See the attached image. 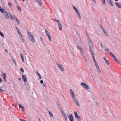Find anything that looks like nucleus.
<instances>
[{"instance_id": "f257e3e1", "label": "nucleus", "mask_w": 121, "mask_h": 121, "mask_svg": "<svg viewBox=\"0 0 121 121\" xmlns=\"http://www.w3.org/2000/svg\"><path fill=\"white\" fill-rule=\"evenodd\" d=\"M88 41L89 44V49H90L91 52H93L91 49V48L93 47V44L91 40H88Z\"/></svg>"}, {"instance_id": "f03ea898", "label": "nucleus", "mask_w": 121, "mask_h": 121, "mask_svg": "<svg viewBox=\"0 0 121 121\" xmlns=\"http://www.w3.org/2000/svg\"><path fill=\"white\" fill-rule=\"evenodd\" d=\"M70 94L73 97L74 101V102L78 100L76 99V98L75 96V94L71 89H70Z\"/></svg>"}, {"instance_id": "7ed1b4c3", "label": "nucleus", "mask_w": 121, "mask_h": 121, "mask_svg": "<svg viewBox=\"0 0 121 121\" xmlns=\"http://www.w3.org/2000/svg\"><path fill=\"white\" fill-rule=\"evenodd\" d=\"M81 85L82 86H84L83 88L86 89L88 90L89 89V86L86 84L84 82H82L81 84Z\"/></svg>"}, {"instance_id": "20e7f679", "label": "nucleus", "mask_w": 121, "mask_h": 121, "mask_svg": "<svg viewBox=\"0 0 121 121\" xmlns=\"http://www.w3.org/2000/svg\"><path fill=\"white\" fill-rule=\"evenodd\" d=\"M56 64L59 69L61 71H63L64 70V69L62 65L59 64L57 63H56Z\"/></svg>"}, {"instance_id": "39448f33", "label": "nucleus", "mask_w": 121, "mask_h": 121, "mask_svg": "<svg viewBox=\"0 0 121 121\" xmlns=\"http://www.w3.org/2000/svg\"><path fill=\"white\" fill-rule=\"evenodd\" d=\"M74 113L75 116V118H77L79 121H81V117L78 114L77 112L75 111L74 112Z\"/></svg>"}, {"instance_id": "423d86ee", "label": "nucleus", "mask_w": 121, "mask_h": 121, "mask_svg": "<svg viewBox=\"0 0 121 121\" xmlns=\"http://www.w3.org/2000/svg\"><path fill=\"white\" fill-rule=\"evenodd\" d=\"M4 10L5 13L4 14V17L5 19H8L9 16V15L6 9H4Z\"/></svg>"}, {"instance_id": "0eeeda50", "label": "nucleus", "mask_w": 121, "mask_h": 121, "mask_svg": "<svg viewBox=\"0 0 121 121\" xmlns=\"http://www.w3.org/2000/svg\"><path fill=\"white\" fill-rule=\"evenodd\" d=\"M22 78L23 79L24 82L26 83L27 82V77L26 75H22Z\"/></svg>"}, {"instance_id": "6e6552de", "label": "nucleus", "mask_w": 121, "mask_h": 121, "mask_svg": "<svg viewBox=\"0 0 121 121\" xmlns=\"http://www.w3.org/2000/svg\"><path fill=\"white\" fill-rule=\"evenodd\" d=\"M30 40L34 42V38L33 35H30L29 37H28Z\"/></svg>"}, {"instance_id": "1a4fd4ad", "label": "nucleus", "mask_w": 121, "mask_h": 121, "mask_svg": "<svg viewBox=\"0 0 121 121\" xmlns=\"http://www.w3.org/2000/svg\"><path fill=\"white\" fill-rule=\"evenodd\" d=\"M69 119L70 121H73V115L70 114L69 115Z\"/></svg>"}, {"instance_id": "9d476101", "label": "nucleus", "mask_w": 121, "mask_h": 121, "mask_svg": "<svg viewBox=\"0 0 121 121\" xmlns=\"http://www.w3.org/2000/svg\"><path fill=\"white\" fill-rule=\"evenodd\" d=\"M109 53L110 54V55L112 57V58H114V60H117V58L116 56L114 55L111 52H109Z\"/></svg>"}, {"instance_id": "9b49d317", "label": "nucleus", "mask_w": 121, "mask_h": 121, "mask_svg": "<svg viewBox=\"0 0 121 121\" xmlns=\"http://www.w3.org/2000/svg\"><path fill=\"white\" fill-rule=\"evenodd\" d=\"M115 4L116 6L119 8H121V4H120L119 3L116 2L115 3Z\"/></svg>"}, {"instance_id": "f8f14e48", "label": "nucleus", "mask_w": 121, "mask_h": 121, "mask_svg": "<svg viewBox=\"0 0 121 121\" xmlns=\"http://www.w3.org/2000/svg\"><path fill=\"white\" fill-rule=\"evenodd\" d=\"M96 67L98 72L99 73H101V72L99 68V65L98 66H96Z\"/></svg>"}, {"instance_id": "ddd939ff", "label": "nucleus", "mask_w": 121, "mask_h": 121, "mask_svg": "<svg viewBox=\"0 0 121 121\" xmlns=\"http://www.w3.org/2000/svg\"><path fill=\"white\" fill-rule=\"evenodd\" d=\"M107 0L110 5L112 6H113V4L112 0Z\"/></svg>"}, {"instance_id": "4468645a", "label": "nucleus", "mask_w": 121, "mask_h": 121, "mask_svg": "<svg viewBox=\"0 0 121 121\" xmlns=\"http://www.w3.org/2000/svg\"><path fill=\"white\" fill-rule=\"evenodd\" d=\"M14 19H15V21H16L17 23L18 24H20V22L14 16Z\"/></svg>"}, {"instance_id": "2eb2a0df", "label": "nucleus", "mask_w": 121, "mask_h": 121, "mask_svg": "<svg viewBox=\"0 0 121 121\" xmlns=\"http://www.w3.org/2000/svg\"><path fill=\"white\" fill-rule=\"evenodd\" d=\"M9 15L8 17V18H9V19H12L14 20H15V19H14V18H13L12 15L10 14L9 13Z\"/></svg>"}, {"instance_id": "dca6fc26", "label": "nucleus", "mask_w": 121, "mask_h": 121, "mask_svg": "<svg viewBox=\"0 0 121 121\" xmlns=\"http://www.w3.org/2000/svg\"><path fill=\"white\" fill-rule=\"evenodd\" d=\"M18 105L19 108L22 109V110H23V111L24 110V108L23 106L21 105L20 104H19Z\"/></svg>"}, {"instance_id": "f3484780", "label": "nucleus", "mask_w": 121, "mask_h": 121, "mask_svg": "<svg viewBox=\"0 0 121 121\" xmlns=\"http://www.w3.org/2000/svg\"><path fill=\"white\" fill-rule=\"evenodd\" d=\"M80 53L81 56L82 57H85V55H84V53L83 50L80 51Z\"/></svg>"}, {"instance_id": "a211bd4d", "label": "nucleus", "mask_w": 121, "mask_h": 121, "mask_svg": "<svg viewBox=\"0 0 121 121\" xmlns=\"http://www.w3.org/2000/svg\"><path fill=\"white\" fill-rule=\"evenodd\" d=\"M91 55L92 56V57H93V60H95V58L94 57L95 55L94 54V52H91Z\"/></svg>"}, {"instance_id": "6ab92c4d", "label": "nucleus", "mask_w": 121, "mask_h": 121, "mask_svg": "<svg viewBox=\"0 0 121 121\" xmlns=\"http://www.w3.org/2000/svg\"><path fill=\"white\" fill-rule=\"evenodd\" d=\"M62 115L64 117L66 121H67V119L66 115L65 113H63V114H62Z\"/></svg>"}, {"instance_id": "aec40b11", "label": "nucleus", "mask_w": 121, "mask_h": 121, "mask_svg": "<svg viewBox=\"0 0 121 121\" xmlns=\"http://www.w3.org/2000/svg\"><path fill=\"white\" fill-rule=\"evenodd\" d=\"M36 1L41 6L42 5V4L41 3V0H36Z\"/></svg>"}, {"instance_id": "412c9836", "label": "nucleus", "mask_w": 121, "mask_h": 121, "mask_svg": "<svg viewBox=\"0 0 121 121\" xmlns=\"http://www.w3.org/2000/svg\"><path fill=\"white\" fill-rule=\"evenodd\" d=\"M59 30H61L62 29L61 25L60 23L59 24Z\"/></svg>"}, {"instance_id": "4be33fe9", "label": "nucleus", "mask_w": 121, "mask_h": 121, "mask_svg": "<svg viewBox=\"0 0 121 121\" xmlns=\"http://www.w3.org/2000/svg\"><path fill=\"white\" fill-rule=\"evenodd\" d=\"M74 102L76 103V106H80V105L79 103H78V100Z\"/></svg>"}, {"instance_id": "5701e85b", "label": "nucleus", "mask_w": 121, "mask_h": 121, "mask_svg": "<svg viewBox=\"0 0 121 121\" xmlns=\"http://www.w3.org/2000/svg\"><path fill=\"white\" fill-rule=\"evenodd\" d=\"M27 32L28 35V37H29L30 36V35H31L32 34H31V32H29L28 31H27Z\"/></svg>"}, {"instance_id": "b1692460", "label": "nucleus", "mask_w": 121, "mask_h": 121, "mask_svg": "<svg viewBox=\"0 0 121 121\" xmlns=\"http://www.w3.org/2000/svg\"><path fill=\"white\" fill-rule=\"evenodd\" d=\"M2 74L3 79L4 78V79H5V78H6V75L5 73H3Z\"/></svg>"}, {"instance_id": "393cba45", "label": "nucleus", "mask_w": 121, "mask_h": 121, "mask_svg": "<svg viewBox=\"0 0 121 121\" xmlns=\"http://www.w3.org/2000/svg\"><path fill=\"white\" fill-rule=\"evenodd\" d=\"M73 9L75 10L76 12L77 13H78V11L77 10V8L75 7L74 6H73Z\"/></svg>"}, {"instance_id": "a878e982", "label": "nucleus", "mask_w": 121, "mask_h": 121, "mask_svg": "<svg viewBox=\"0 0 121 121\" xmlns=\"http://www.w3.org/2000/svg\"><path fill=\"white\" fill-rule=\"evenodd\" d=\"M54 20L57 22V23H58L59 24L60 23L59 22H60V21L59 20H57V19L56 18H54Z\"/></svg>"}, {"instance_id": "bb28decb", "label": "nucleus", "mask_w": 121, "mask_h": 121, "mask_svg": "<svg viewBox=\"0 0 121 121\" xmlns=\"http://www.w3.org/2000/svg\"><path fill=\"white\" fill-rule=\"evenodd\" d=\"M45 32L46 34V35H47V36L50 35V34L49 32L47 30H45Z\"/></svg>"}, {"instance_id": "cd10ccee", "label": "nucleus", "mask_w": 121, "mask_h": 121, "mask_svg": "<svg viewBox=\"0 0 121 121\" xmlns=\"http://www.w3.org/2000/svg\"><path fill=\"white\" fill-rule=\"evenodd\" d=\"M0 11L2 13H4V10L3 9H2V8H1L0 6Z\"/></svg>"}, {"instance_id": "c85d7f7f", "label": "nucleus", "mask_w": 121, "mask_h": 121, "mask_svg": "<svg viewBox=\"0 0 121 121\" xmlns=\"http://www.w3.org/2000/svg\"><path fill=\"white\" fill-rule=\"evenodd\" d=\"M86 35L88 39V40H91L90 38L89 37V36L88 35V34L87 33H86Z\"/></svg>"}, {"instance_id": "c756f323", "label": "nucleus", "mask_w": 121, "mask_h": 121, "mask_svg": "<svg viewBox=\"0 0 121 121\" xmlns=\"http://www.w3.org/2000/svg\"><path fill=\"white\" fill-rule=\"evenodd\" d=\"M17 9H18V10L19 11H20L21 10V7L18 6H17Z\"/></svg>"}, {"instance_id": "7c9ffc66", "label": "nucleus", "mask_w": 121, "mask_h": 121, "mask_svg": "<svg viewBox=\"0 0 121 121\" xmlns=\"http://www.w3.org/2000/svg\"><path fill=\"white\" fill-rule=\"evenodd\" d=\"M0 35H1V36L3 37H4V35L2 33L1 31H0Z\"/></svg>"}, {"instance_id": "2f4dec72", "label": "nucleus", "mask_w": 121, "mask_h": 121, "mask_svg": "<svg viewBox=\"0 0 121 121\" xmlns=\"http://www.w3.org/2000/svg\"><path fill=\"white\" fill-rule=\"evenodd\" d=\"M48 37L50 40V41H51V35H48Z\"/></svg>"}, {"instance_id": "473e14b6", "label": "nucleus", "mask_w": 121, "mask_h": 121, "mask_svg": "<svg viewBox=\"0 0 121 121\" xmlns=\"http://www.w3.org/2000/svg\"><path fill=\"white\" fill-rule=\"evenodd\" d=\"M77 48L79 49V51H81L82 50H83L81 48H80V47L79 46H78L77 47Z\"/></svg>"}, {"instance_id": "72a5a7b5", "label": "nucleus", "mask_w": 121, "mask_h": 121, "mask_svg": "<svg viewBox=\"0 0 121 121\" xmlns=\"http://www.w3.org/2000/svg\"><path fill=\"white\" fill-rule=\"evenodd\" d=\"M102 29H103V31H104V33L106 35V36H108V35H107V33H106V32H105V30H104V29L103 28H102Z\"/></svg>"}, {"instance_id": "f704fd0d", "label": "nucleus", "mask_w": 121, "mask_h": 121, "mask_svg": "<svg viewBox=\"0 0 121 121\" xmlns=\"http://www.w3.org/2000/svg\"><path fill=\"white\" fill-rule=\"evenodd\" d=\"M77 14L78 15V17H79V18L80 19H81V16L80 15V14H79V12H78V13H77Z\"/></svg>"}, {"instance_id": "c9c22d12", "label": "nucleus", "mask_w": 121, "mask_h": 121, "mask_svg": "<svg viewBox=\"0 0 121 121\" xmlns=\"http://www.w3.org/2000/svg\"><path fill=\"white\" fill-rule=\"evenodd\" d=\"M49 113L50 115L51 116V117H53V115L52 114L51 112H50V111H49Z\"/></svg>"}, {"instance_id": "e433bc0d", "label": "nucleus", "mask_w": 121, "mask_h": 121, "mask_svg": "<svg viewBox=\"0 0 121 121\" xmlns=\"http://www.w3.org/2000/svg\"><path fill=\"white\" fill-rule=\"evenodd\" d=\"M20 55L21 57V58L22 59V60H24V59L23 58V56H22V54L21 53L20 54Z\"/></svg>"}, {"instance_id": "4c0bfd02", "label": "nucleus", "mask_w": 121, "mask_h": 121, "mask_svg": "<svg viewBox=\"0 0 121 121\" xmlns=\"http://www.w3.org/2000/svg\"><path fill=\"white\" fill-rule=\"evenodd\" d=\"M94 62L95 64V66H98V65L97 64V62H96V61H94Z\"/></svg>"}, {"instance_id": "58836bf2", "label": "nucleus", "mask_w": 121, "mask_h": 121, "mask_svg": "<svg viewBox=\"0 0 121 121\" xmlns=\"http://www.w3.org/2000/svg\"><path fill=\"white\" fill-rule=\"evenodd\" d=\"M36 73L37 74V75L38 76L40 75L39 73L37 71H36Z\"/></svg>"}, {"instance_id": "ea45409f", "label": "nucleus", "mask_w": 121, "mask_h": 121, "mask_svg": "<svg viewBox=\"0 0 121 121\" xmlns=\"http://www.w3.org/2000/svg\"><path fill=\"white\" fill-rule=\"evenodd\" d=\"M8 4L10 7H11L12 6L10 2H9L8 3Z\"/></svg>"}, {"instance_id": "a19ab883", "label": "nucleus", "mask_w": 121, "mask_h": 121, "mask_svg": "<svg viewBox=\"0 0 121 121\" xmlns=\"http://www.w3.org/2000/svg\"><path fill=\"white\" fill-rule=\"evenodd\" d=\"M4 92V91L1 88H0V92L2 93Z\"/></svg>"}, {"instance_id": "79ce46f5", "label": "nucleus", "mask_w": 121, "mask_h": 121, "mask_svg": "<svg viewBox=\"0 0 121 121\" xmlns=\"http://www.w3.org/2000/svg\"><path fill=\"white\" fill-rule=\"evenodd\" d=\"M102 60H108L105 57H103L102 59Z\"/></svg>"}, {"instance_id": "37998d69", "label": "nucleus", "mask_w": 121, "mask_h": 121, "mask_svg": "<svg viewBox=\"0 0 121 121\" xmlns=\"http://www.w3.org/2000/svg\"><path fill=\"white\" fill-rule=\"evenodd\" d=\"M13 64L15 66H16V62H15V61H13Z\"/></svg>"}, {"instance_id": "c03bdc74", "label": "nucleus", "mask_w": 121, "mask_h": 121, "mask_svg": "<svg viewBox=\"0 0 121 121\" xmlns=\"http://www.w3.org/2000/svg\"><path fill=\"white\" fill-rule=\"evenodd\" d=\"M20 69L22 73H23L24 72V70L22 68H20Z\"/></svg>"}, {"instance_id": "a18cd8bd", "label": "nucleus", "mask_w": 121, "mask_h": 121, "mask_svg": "<svg viewBox=\"0 0 121 121\" xmlns=\"http://www.w3.org/2000/svg\"><path fill=\"white\" fill-rule=\"evenodd\" d=\"M17 32L21 36V37H22V35H21V34L20 33H19V30H17Z\"/></svg>"}, {"instance_id": "49530a36", "label": "nucleus", "mask_w": 121, "mask_h": 121, "mask_svg": "<svg viewBox=\"0 0 121 121\" xmlns=\"http://www.w3.org/2000/svg\"><path fill=\"white\" fill-rule=\"evenodd\" d=\"M40 38L41 39V40L42 41V43H43V39L41 37H40Z\"/></svg>"}, {"instance_id": "de8ad7c7", "label": "nucleus", "mask_w": 121, "mask_h": 121, "mask_svg": "<svg viewBox=\"0 0 121 121\" xmlns=\"http://www.w3.org/2000/svg\"><path fill=\"white\" fill-rule=\"evenodd\" d=\"M61 111L62 114H63V113H65V112H64L63 111L62 109H61Z\"/></svg>"}, {"instance_id": "09e8293b", "label": "nucleus", "mask_w": 121, "mask_h": 121, "mask_svg": "<svg viewBox=\"0 0 121 121\" xmlns=\"http://www.w3.org/2000/svg\"><path fill=\"white\" fill-rule=\"evenodd\" d=\"M106 62L107 64L108 65H109V62L108 61H105Z\"/></svg>"}, {"instance_id": "8fccbe9b", "label": "nucleus", "mask_w": 121, "mask_h": 121, "mask_svg": "<svg viewBox=\"0 0 121 121\" xmlns=\"http://www.w3.org/2000/svg\"><path fill=\"white\" fill-rule=\"evenodd\" d=\"M106 50V51H107L108 52H109V49L108 48H106L105 49Z\"/></svg>"}, {"instance_id": "3c124183", "label": "nucleus", "mask_w": 121, "mask_h": 121, "mask_svg": "<svg viewBox=\"0 0 121 121\" xmlns=\"http://www.w3.org/2000/svg\"><path fill=\"white\" fill-rule=\"evenodd\" d=\"M40 83L41 84H42L43 83V80H41L40 81Z\"/></svg>"}, {"instance_id": "603ef678", "label": "nucleus", "mask_w": 121, "mask_h": 121, "mask_svg": "<svg viewBox=\"0 0 121 121\" xmlns=\"http://www.w3.org/2000/svg\"><path fill=\"white\" fill-rule=\"evenodd\" d=\"M91 77L93 79V80H94V78H93V76L92 74V73H91Z\"/></svg>"}, {"instance_id": "864d4df0", "label": "nucleus", "mask_w": 121, "mask_h": 121, "mask_svg": "<svg viewBox=\"0 0 121 121\" xmlns=\"http://www.w3.org/2000/svg\"><path fill=\"white\" fill-rule=\"evenodd\" d=\"M103 4H105V0H103Z\"/></svg>"}, {"instance_id": "5fc2aeb1", "label": "nucleus", "mask_w": 121, "mask_h": 121, "mask_svg": "<svg viewBox=\"0 0 121 121\" xmlns=\"http://www.w3.org/2000/svg\"><path fill=\"white\" fill-rule=\"evenodd\" d=\"M43 86L44 87H45L46 86V84L45 83H43Z\"/></svg>"}, {"instance_id": "6e6d98bb", "label": "nucleus", "mask_w": 121, "mask_h": 121, "mask_svg": "<svg viewBox=\"0 0 121 121\" xmlns=\"http://www.w3.org/2000/svg\"><path fill=\"white\" fill-rule=\"evenodd\" d=\"M100 44L101 45V46L103 48V45H102V43H100Z\"/></svg>"}, {"instance_id": "4d7b16f0", "label": "nucleus", "mask_w": 121, "mask_h": 121, "mask_svg": "<svg viewBox=\"0 0 121 121\" xmlns=\"http://www.w3.org/2000/svg\"><path fill=\"white\" fill-rule=\"evenodd\" d=\"M39 78L40 79H41V75L39 76Z\"/></svg>"}, {"instance_id": "13d9d810", "label": "nucleus", "mask_w": 121, "mask_h": 121, "mask_svg": "<svg viewBox=\"0 0 121 121\" xmlns=\"http://www.w3.org/2000/svg\"><path fill=\"white\" fill-rule=\"evenodd\" d=\"M3 79L4 80V81L5 82L6 81V78H5V79H4V78Z\"/></svg>"}, {"instance_id": "bf43d9fd", "label": "nucleus", "mask_w": 121, "mask_h": 121, "mask_svg": "<svg viewBox=\"0 0 121 121\" xmlns=\"http://www.w3.org/2000/svg\"><path fill=\"white\" fill-rule=\"evenodd\" d=\"M2 82L1 78L0 77V83Z\"/></svg>"}, {"instance_id": "052dcab7", "label": "nucleus", "mask_w": 121, "mask_h": 121, "mask_svg": "<svg viewBox=\"0 0 121 121\" xmlns=\"http://www.w3.org/2000/svg\"><path fill=\"white\" fill-rule=\"evenodd\" d=\"M21 38H22V41L24 43V41L23 40V39H22V37H21Z\"/></svg>"}, {"instance_id": "680f3d73", "label": "nucleus", "mask_w": 121, "mask_h": 121, "mask_svg": "<svg viewBox=\"0 0 121 121\" xmlns=\"http://www.w3.org/2000/svg\"><path fill=\"white\" fill-rule=\"evenodd\" d=\"M18 79H19V80H21V78H18Z\"/></svg>"}, {"instance_id": "e2e57ef3", "label": "nucleus", "mask_w": 121, "mask_h": 121, "mask_svg": "<svg viewBox=\"0 0 121 121\" xmlns=\"http://www.w3.org/2000/svg\"><path fill=\"white\" fill-rule=\"evenodd\" d=\"M5 51L6 52H7V53H8V51L6 49H5Z\"/></svg>"}, {"instance_id": "0e129e2a", "label": "nucleus", "mask_w": 121, "mask_h": 121, "mask_svg": "<svg viewBox=\"0 0 121 121\" xmlns=\"http://www.w3.org/2000/svg\"><path fill=\"white\" fill-rule=\"evenodd\" d=\"M116 62L117 63H119V61H116Z\"/></svg>"}, {"instance_id": "69168bd1", "label": "nucleus", "mask_w": 121, "mask_h": 121, "mask_svg": "<svg viewBox=\"0 0 121 121\" xmlns=\"http://www.w3.org/2000/svg\"><path fill=\"white\" fill-rule=\"evenodd\" d=\"M16 29L17 30H18V28H17L16 26Z\"/></svg>"}, {"instance_id": "338daca9", "label": "nucleus", "mask_w": 121, "mask_h": 121, "mask_svg": "<svg viewBox=\"0 0 121 121\" xmlns=\"http://www.w3.org/2000/svg\"><path fill=\"white\" fill-rule=\"evenodd\" d=\"M39 121H41L39 118Z\"/></svg>"}, {"instance_id": "774afa93", "label": "nucleus", "mask_w": 121, "mask_h": 121, "mask_svg": "<svg viewBox=\"0 0 121 121\" xmlns=\"http://www.w3.org/2000/svg\"><path fill=\"white\" fill-rule=\"evenodd\" d=\"M23 1H25V0H22Z\"/></svg>"}]
</instances>
